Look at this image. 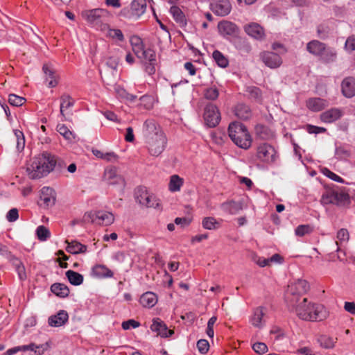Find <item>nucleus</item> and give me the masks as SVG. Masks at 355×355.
I'll return each mask as SVG.
<instances>
[{
    "mask_svg": "<svg viewBox=\"0 0 355 355\" xmlns=\"http://www.w3.org/2000/svg\"><path fill=\"white\" fill-rule=\"evenodd\" d=\"M105 180L110 184H119L122 181L121 177L117 173L116 167H108L104 172Z\"/></svg>",
    "mask_w": 355,
    "mask_h": 355,
    "instance_id": "obj_27",
    "label": "nucleus"
},
{
    "mask_svg": "<svg viewBox=\"0 0 355 355\" xmlns=\"http://www.w3.org/2000/svg\"><path fill=\"white\" fill-rule=\"evenodd\" d=\"M51 291L53 293L60 297H67L69 294L68 286L64 284L55 283L51 285Z\"/></svg>",
    "mask_w": 355,
    "mask_h": 355,
    "instance_id": "obj_33",
    "label": "nucleus"
},
{
    "mask_svg": "<svg viewBox=\"0 0 355 355\" xmlns=\"http://www.w3.org/2000/svg\"><path fill=\"white\" fill-rule=\"evenodd\" d=\"M139 302L143 306L151 308L157 304V297L154 293L146 292L141 296Z\"/></svg>",
    "mask_w": 355,
    "mask_h": 355,
    "instance_id": "obj_29",
    "label": "nucleus"
},
{
    "mask_svg": "<svg viewBox=\"0 0 355 355\" xmlns=\"http://www.w3.org/2000/svg\"><path fill=\"white\" fill-rule=\"evenodd\" d=\"M65 275L72 285L79 286L83 282V276L76 271L69 270Z\"/></svg>",
    "mask_w": 355,
    "mask_h": 355,
    "instance_id": "obj_36",
    "label": "nucleus"
},
{
    "mask_svg": "<svg viewBox=\"0 0 355 355\" xmlns=\"http://www.w3.org/2000/svg\"><path fill=\"white\" fill-rule=\"evenodd\" d=\"M309 287L308 282L304 279H297L289 284L286 292V298L288 306L296 304L302 300V295L307 292Z\"/></svg>",
    "mask_w": 355,
    "mask_h": 355,
    "instance_id": "obj_5",
    "label": "nucleus"
},
{
    "mask_svg": "<svg viewBox=\"0 0 355 355\" xmlns=\"http://www.w3.org/2000/svg\"><path fill=\"white\" fill-rule=\"evenodd\" d=\"M150 329L156 332L158 336L163 338L171 336L174 334V331L168 329L167 326L159 318L154 319L153 324L150 326Z\"/></svg>",
    "mask_w": 355,
    "mask_h": 355,
    "instance_id": "obj_19",
    "label": "nucleus"
},
{
    "mask_svg": "<svg viewBox=\"0 0 355 355\" xmlns=\"http://www.w3.org/2000/svg\"><path fill=\"white\" fill-rule=\"evenodd\" d=\"M197 347L200 353L202 354H206L209 348V342L205 339H201L198 341Z\"/></svg>",
    "mask_w": 355,
    "mask_h": 355,
    "instance_id": "obj_52",
    "label": "nucleus"
},
{
    "mask_svg": "<svg viewBox=\"0 0 355 355\" xmlns=\"http://www.w3.org/2000/svg\"><path fill=\"white\" fill-rule=\"evenodd\" d=\"M223 137L220 133H213L211 137L213 141L218 145H222L224 142Z\"/></svg>",
    "mask_w": 355,
    "mask_h": 355,
    "instance_id": "obj_61",
    "label": "nucleus"
},
{
    "mask_svg": "<svg viewBox=\"0 0 355 355\" xmlns=\"http://www.w3.org/2000/svg\"><path fill=\"white\" fill-rule=\"evenodd\" d=\"M260 58L265 65L270 69L278 68L282 64V60L280 55L271 51H263L261 53Z\"/></svg>",
    "mask_w": 355,
    "mask_h": 355,
    "instance_id": "obj_15",
    "label": "nucleus"
},
{
    "mask_svg": "<svg viewBox=\"0 0 355 355\" xmlns=\"http://www.w3.org/2000/svg\"><path fill=\"white\" fill-rule=\"evenodd\" d=\"M256 135L261 139L268 140L275 136L274 132L268 127L259 124L255 126Z\"/></svg>",
    "mask_w": 355,
    "mask_h": 355,
    "instance_id": "obj_28",
    "label": "nucleus"
},
{
    "mask_svg": "<svg viewBox=\"0 0 355 355\" xmlns=\"http://www.w3.org/2000/svg\"><path fill=\"white\" fill-rule=\"evenodd\" d=\"M170 13L173 16L174 20L179 24L181 27L187 25L185 15L179 7L172 6L170 8Z\"/></svg>",
    "mask_w": 355,
    "mask_h": 355,
    "instance_id": "obj_30",
    "label": "nucleus"
},
{
    "mask_svg": "<svg viewBox=\"0 0 355 355\" xmlns=\"http://www.w3.org/2000/svg\"><path fill=\"white\" fill-rule=\"evenodd\" d=\"M306 107L313 112H319L328 106L327 100L320 98H311L306 101Z\"/></svg>",
    "mask_w": 355,
    "mask_h": 355,
    "instance_id": "obj_24",
    "label": "nucleus"
},
{
    "mask_svg": "<svg viewBox=\"0 0 355 355\" xmlns=\"http://www.w3.org/2000/svg\"><path fill=\"white\" fill-rule=\"evenodd\" d=\"M125 139L128 142H132L135 139L133 129L131 127L126 128V134L125 135Z\"/></svg>",
    "mask_w": 355,
    "mask_h": 355,
    "instance_id": "obj_62",
    "label": "nucleus"
},
{
    "mask_svg": "<svg viewBox=\"0 0 355 355\" xmlns=\"http://www.w3.org/2000/svg\"><path fill=\"white\" fill-rule=\"evenodd\" d=\"M254 351L260 354H265L268 351V347L264 343H256L252 345Z\"/></svg>",
    "mask_w": 355,
    "mask_h": 355,
    "instance_id": "obj_54",
    "label": "nucleus"
},
{
    "mask_svg": "<svg viewBox=\"0 0 355 355\" xmlns=\"http://www.w3.org/2000/svg\"><path fill=\"white\" fill-rule=\"evenodd\" d=\"M297 353L304 355H315L314 352L308 347H304L297 349Z\"/></svg>",
    "mask_w": 355,
    "mask_h": 355,
    "instance_id": "obj_64",
    "label": "nucleus"
},
{
    "mask_svg": "<svg viewBox=\"0 0 355 355\" xmlns=\"http://www.w3.org/2000/svg\"><path fill=\"white\" fill-rule=\"evenodd\" d=\"M235 114L237 117L243 120H246L251 116V110L250 107L245 104H239L235 108Z\"/></svg>",
    "mask_w": 355,
    "mask_h": 355,
    "instance_id": "obj_35",
    "label": "nucleus"
},
{
    "mask_svg": "<svg viewBox=\"0 0 355 355\" xmlns=\"http://www.w3.org/2000/svg\"><path fill=\"white\" fill-rule=\"evenodd\" d=\"M107 36L112 40L119 42H123L124 40V35L122 31L118 28H109L107 32Z\"/></svg>",
    "mask_w": 355,
    "mask_h": 355,
    "instance_id": "obj_42",
    "label": "nucleus"
},
{
    "mask_svg": "<svg viewBox=\"0 0 355 355\" xmlns=\"http://www.w3.org/2000/svg\"><path fill=\"white\" fill-rule=\"evenodd\" d=\"M320 345L325 349H331L334 347L335 341L327 336H321L318 339Z\"/></svg>",
    "mask_w": 355,
    "mask_h": 355,
    "instance_id": "obj_43",
    "label": "nucleus"
},
{
    "mask_svg": "<svg viewBox=\"0 0 355 355\" xmlns=\"http://www.w3.org/2000/svg\"><path fill=\"white\" fill-rule=\"evenodd\" d=\"M343 115L342 111L338 108H331L324 112L320 116V120L326 123H331L338 120Z\"/></svg>",
    "mask_w": 355,
    "mask_h": 355,
    "instance_id": "obj_20",
    "label": "nucleus"
},
{
    "mask_svg": "<svg viewBox=\"0 0 355 355\" xmlns=\"http://www.w3.org/2000/svg\"><path fill=\"white\" fill-rule=\"evenodd\" d=\"M119 156L114 153V152H107L105 153V156L103 160L110 162H116L118 161Z\"/></svg>",
    "mask_w": 355,
    "mask_h": 355,
    "instance_id": "obj_59",
    "label": "nucleus"
},
{
    "mask_svg": "<svg viewBox=\"0 0 355 355\" xmlns=\"http://www.w3.org/2000/svg\"><path fill=\"white\" fill-rule=\"evenodd\" d=\"M83 220L85 222L107 226L114 223V216L112 213L108 211H90L85 214Z\"/></svg>",
    "mask_w": 355,
    "mask_h": 355,
    "instance_id": "obj_8",
    "label": "nucleus"
},
{
    "mask_svg": "<svg viewBox=\"0 0 355 355\" xmlns=\"http://www.w3.org/2000/svg\"><path fill=\"white\" fill-rule=\"evenodd\" d=\"M40 200L46 207L53 205L55 201L54 190L50 187H43L41 190Z\"/></svg>",
    "mask_w": 355,
    "mask_h": 355,
    "instance_id": "obj_23",
    "label": "nucleus"
},
{
    "mask_svg": "<svg viewBox=\"0 0 355 355\" xmlns=\"http://www.w3.org/2000/svg\"><path fill=\"white\" fill-rule=\"evenodd\" d=\"M341 92L346 98H352L355 96V78L348 76L345 78L341 83Z\"/></svg>",
    "mask_w": 355,
    "mask_h": 355,
    "instance_id": "obj_18",
    "label": "nucleus"
},
{
    "mask_svg": "<svg viewBox=\"0 0 355 355\" xmlns=\"http://www.w3.org/2000/svg\"><path fill=\"white\" fill-rule=\"evenodd\" d=\"M345 47L347 51H352L355 50V36H349L345 44Z\"/></svg>",
    "mask_w": 355,
    "mask_h": 355,
    "instance_id": "obj_58",
    "label": "nucleus"
},
{
    "mask_svg": "<svg viewBox=\"0 0 355 355\" xmlns=\"http://www.w3.org/2000/svg\"><path fill=\"white\" fill-rule=\"evenodd\" d=\"M60 114L66 120L67 113L65 112L69 108L73 106L74 101L69 95H62L60 97Z\"/></svg>",
    "mask_w": 355,
    "mask_h": 355,
    "instance_id": "obj_34",
    "label": "nucleus"
},
{
    "mask_svg": "<svg viewBox=\"0 0 355 355\" xmlns=\"http://www.w3.org/2000/svg\"><path fill=\"white\" fill-rule=\"evenodd\" d=\"M82 17L88 23L96 25L101 22V19L107 15V11L102 8L87 10L82 12Z\"/></svg>",
    "mask_w": 355,
    "mask_h": 355,
    "instance_id": "obj_13",
    "label": "nucleus"
},
{
    "mask_svg": "<svg viewBox=\"0 0 355 355\" xmlns=\"http://www.w3.org/2000/svg\"><path fill=\"white\" fill-rule=\"evenodd\" d=\"M203 116L206 124L211 128L216 126L220 121V114L218 107L211 103L206 105Z\"/></svg>",
    "mask_w": 355,
    "mask_h": 355,
    "instance_id": "obj_12",
    "label": "nucleus"
},
{
    "mask_svg": "<svg viewBox=\"0 0 355 355\" xmlns=\"http://www.w3.org/2000/svg\"><path fill=\"white\" fill-rule=\"evenodd\" d=\"M143 135L149 154L158 157L165 150L167 139L157 122L149 119L145 121L143 125Z\"/></svg>",
    "mask_w": 355,
    "mask_h": 355,
    "instance_id": "obj_1",
    "label": "nucleus"
},
{
    "mask_svg": "<svg viewBox=\"0 0 355 355\" xmlns=\"http://www.w3.org/2000/svg\"><path fill=\"white\" fill-rule=\"evenodd\" d=\"M267 308L265 306H258L253 310L252 314L250 318L251 324L258 329L263 328L266 324V315Z\"/></svg>",
    "mask_w": 355,
    "mask_h": 355,
    "instance_id": "obj_14",
    "label": "nucleus"
},
{
    "mask_svg": "<svg viewBox=\"0 0 355 355\" xmlns=\"http://www.w3.org/2000/svg\"><path fill=\"white\" fill-rule=\"evenodd\" d=\"M8 102L13 106L19 107L26 102V99L24 97L11 94L8 96Z\"/></svg>",
    "mask_w": 355,
    "mask_h": 355,
    "instance_id": "obj_49",
    "label": "nucleus"
},
{
    "mask_svg": "<svg viewBox=\"0 0 355 355\" xmlns=\"http://www.w3.org/2000/svg\"><path fill=\"white\" fill-rule=\"evenodd\" d=\"M122 328L124 330L129 329L130 327L137 328L140 326V323L135 320L130 319L126 321L123 322Z\"/></svg>",
    "mask_w": 355,
    "mask_h": 355,
    "instance_id": "obj_56",
    "label": "nucleus"
},
{
    "mask_svg": "<svg viewBox=\"0 0 355 355\" xmlns=\"http://www.w3.org/2000/svg\"><path fill=\"white\" fill-rule=\"evenodd\" d=\"M270 334L271 336V339H272L274 341H277L283 338L284 334L283 331L277 327H273L270 331Z\"/></svg>",
    "mask_w": 355,
    "mask_h": 355,
    "instance_id": "obj_51",
    "label": "nucleus"
},
{
    "mask_svg": "<svg viewBox=\"0 0 355 355\" xmlns=\"http://www.w3.org/2000/svg\"><path fill=\"white\" fill-rule=\"evenodd\" d=\"M254 261L260 267H265L269 266L268 259L256 256L254 258Z\"/></svg>",
    "mask_w": 355,
    "mask_h": 355,
    "instance_id": "obj_60",
    "label": "nucleus"
},
{
    "mask_svg": "<svg viewBox=\"0 0 355 355\" xmlns=\"http://www.w3.org/2000/svg\"><path fill=\"white\" fill-rule=\"evenodd\" d=\"M244 30L248 35L257 40H261L264 36L263 28L257 23H251L245 26Z\"/></svg>",
    "mask_w": 355,
    "mask_h": 355,
    "instance_id": "obj_22",
    "label": "nucleus"
},
{
    "mask_svg": "<svg viewBox=\"0 0 355 355\" xmlns=\"http://www.w3.org/2000/svg\"><path fill=\"white\" fill-rule=\"evenodd\" d=\"M66 243H67L66 250L71 254H76L80 253H85L87 251V246L80 243V242L76 241L69 242L68 241H66Z\"/></svg>",
    "mask_w": 355,
    "mask_h": 355,
    "instance_id": "obj_31",
    "label": "nucleus"
},
{
    "mask_svg": "<svg viewBox=\"0 0 355 355\" xmlns=\"http://www.w3.org/2000/svg\"><path fill=\"white\" fill-rule=\"evenodd\" d=\"M68 318L67 311L61 310L56 315L49 317L48 322L51 327H58L64 325L68 321Z\"/></svg>",
    "mask_w": 355,
    "mask_h": 355,
    "instance_id": "obj_21",
    "label": "nucleus"
},
{
    "mask_svg": "<svg viewBox=\"0 0 355 355\" xmlns=\"http://www.w3.org/2000/svg\"><path fill=\"white\" fill-rule=\"evenodd\" d=\"M211 11L218 16L227 15L232 9L229 0H217L210 4Z\"/></svg>",
    "mask_w": 355,
    "mask_h": 355,
    "instance_id": "obj_17",
    "label": "nucleus"
},
{
    "mask_svg": "<svg viewBox=\"0 0 355 355\" xmlns=\"http://www.w3.org/2000/svg\"><path fill=\"white\" fill-rule=\"evenodd\" d=\"M228 135L238 147L247 150L252 146V139L245 125L239 122L229 125Z\"/></svg>",
    "mask_w": 355,
    "mask_h": 355,
    "instance_id": "obj_4",
    "label": "nucleus"
},
{
    "mask_svg": "<svg viewBox=\"0 0 355 355\" xmlns=\"http://www.w3.org/2000/svg\"><path fill=\"white\" fill-rule=\"evenodd\" d=\"M55 164V157L48 153H44L31 160L26 167L28 176L32 180L42 178L52 171Z\"/></svg>",
    "mask_w": 355,
    "mask_h": 355,
    "instance_id": "obj_3",
    "label": "nucleus"
},
{
    "mask_svg": "<svg viewBox=\"0 0 355 355\" xmlns=\"http://www.w3.org/2000/svg\"><path fill=\"white\" fill-rule=\"evenodd\" d=\"M19 218L18 209L16 208H12L8 211L6 214V219L9 222H15Z\"/></svg>",
    "mask_w": 355,
    "mask_h": 355,
    "instance_id": "obj_55",
    "label": "nucleus"
},
{
    "mask_svg": "<svg viewBox=\"0 0 355 355\" xmlns=\"http://www.w3.org/2000/svg\"><path fill=\"white\" fill-rule=\"evenodd\" d=\"M139 59L142 60L145 71L148 74L153 75L155 73V65L157 60L156 53L153 49L150 48L145 49Z\"/></svg>",
    "mask_w": 355,
    "mask_h": 355,
    "instance_id": "obj_11",
    "label": "nucleus"
},
{
    "mask_svg": "<svg viewBox=\"0 0 355 355\" xmlns=\"http://www.w3.org/2000/svg\"><path fill=\"white\" fill-rule=\"evenodd\" d=\"M349 200V195L338 187L327 189L321 197L320 202L322 205L329 204L343 205Z\"/></svg>",
    "mask_w": 355,
    "mask_h": 355,
    "instance_id": "obj_6",
    "label": "nucleus"
},
{
    "mask_svg": "<svg viewBox=\"0 0 355 355\" xmlns=\"http://www.w3.org/2000/svg\"><path fill=\"white\" fill-rule=\"evenodd\" d=\"M203 228L209 230H217L220 227V223L214 217H205L202 220Z\"/></svg>",
    "mask_w": 355,
    "mask_h": 355,
    "instance_id": "obj_38",
    "label": "nucleus"
},
{
    "mask_svg": "<svg viewBox=\"0 0 355 355\" xmlns=\"http://www.w3.org/2000/svg\"><path fill=\"white\" fill-rule=\"evenodd\" d=\"M277 157L275 148L268 143H261L256 148V158L259 161L267 164L272 163Z\"/></svg>",
    "mask_w": 355,
    "mask_h": 355,
    "instance_id": "obj_9",
    "label": "nucleus"
},
{
    "mask_svg": "<svg viewBox=\"0 0 355 355\" xmlns=\"http://www.w3.org/2000/svg\"><path fill=\"white\" fill-rule=\"evenodd\" d=\"M57 130L68 141H71L74 138L73 132L64 124H58Z\"/></svg>",
    "mask_w": 355,
    "mask_h": 355,
    "instance_id": "obj_46",
    "label": "nucleus"
},
{
    "mask_svg": "<svg viewBox=\"0 0 355 355\" xmlns=\"http://www.w3.org/2000/svg\"><path fill=\"white\" fill-rule=\"evenodd\" d=\"M306 130L310 134H318L326 132L327 129L322 127L315 126L313 125H308Z\"/></svg>",
    "mask_w": 355,
    "mask_h": 355,
    "instance_id": "obj_57",
    "label": "nucleus"
},
{
    "mask_svg": "<svg viewBox=\"0 0 355 355\" xmlns=\"http://www.w3.org/2000/svg\"><path fill=\"white\" fill-rule=\"evenodd\" d=\"M146 0H133L130 5L120 11V16L126 19H137L146 10Z\"/></svg>",
    "mask_w": 355,
    "mask_h": 355,
    "instance_id": "obj_7",
    "label": "nucleus"
},
{
    "mask_svg": "<svg viewBox=\"0 0 355 355\" xmlns=\"http://www.w3.org/2000/svg\"><path fill=\"white\" fill-rule=\"evenodd\" d=\"M223 208L230 214H236L243 209L239 202L230 201L223 204Z\"/></svg>",
    "mask_w": 355,
    "mask_h": 355,
    "instance_id": "obj_37",
    "label": "nucleus"
},
{
    "mask_svg": "<svg viewBox=\"0 0 355 355\" xmlns=\"http://www.w3.org/2000/svg\"><path fill=\"white\" fill-rule=\"evenodd\" d=\"M136 200L146 207L157 208L159 206V200L151 193H149L145 187H138L135 191Z\"/></svg>",
    "mask_w": 355,
    "mask_h": 355,
    "instance_id": "obj_10",
    "label": "nucleus"
},
{
    "mask_svg": "<svg viewBox=\"0 0 355 355\" xmlns=\"http://www.w3.org/2000/svg\"><path fill=\"white\" fill-rule=\"evenodd\" d=\"M292 311L302 320L308 321H321L327 318L329 313L320 304H315L303 297L296 304L290 306Z\"/></svg>",
    "mask_w": 355,
    "mask_h": 355,
    "instance_id": "obj_2",
    "label": "nucleus"
},
{
    "mask_svg": "<svg viewBox=\"0 0 355 355\" xmlns=\"http://www.w3.org/2000/svg\"><path fill=\"white\" fill-rule=\"evenodd\" d=\"M218 89L215 86L206 88L204 90V96L207 100L214 101L218 97Z\"/></svg>",
    "mask_w": 355,
    "mask_h": 355,
    "instance_id": "obj_45",
    "label": "nucleus"
},
{
    "mask_svg": "<svg viewBox=\"0 0 355 355\" xmlns=\"http://www.w3.org/2000/svg\"><path fill=\"white\" fill-rule=\"evenodd\" d=\"M184 184V179L180 178L178 175H172L170 177L168 183V190L171 192L180 191Z\"/></svg>",
    "mask_w": 355,
    "mask_h": 355,
    "instance_id": "obj_32",
    "label": "nucleus"
},
{
    "mask_svg": "<svg viewBox=\"0 0 355 355\" xmlns=\"http://www.w3.org/2000/svg\"><path fill=\"white\" fill-rule=\"evenodd\" d=\"M313 230V229L310 225H300L296 227L295 233L297 236H303L311 233Z\"/></svg>",
    "mask_w": 355,
    "mask_h": 355,
    "instance_id": "obj_48",
    "label": "nucleus"
},
{
    "mask_svg": "<svg viewBox=\"0 0 355 355\" xmlns=\"http://www.w3.org/2000/svg\"><path fill=\"white\" fill-rule=\"evenodd\" d=\"M322 173L327 176V178H330L332 180H334L337 182H343V180L341 177L336 175L334 172L331 171L329 169L325 168L322 170Z\"/></svg>",
    "mask_w": 355,
    "mask_h": 355,
    "instance_id": "obj_53",
    "label": "nucleus"
},
{
    "mask_svg": "<svg viewBox=\"0 0 355 355\" xmlns=\"http://www.w3.org/2000/svg\"><path fill=\"white\" fill-rule=\"evenodd\" d=\"M218 32L223 37H233L238 34L239 28L233 22L223 20L218 24Z\"/></svg>",
    "mask_w": 355,
    "mask_h": 355,
    "instance_id": "obj_16",
    "label": "nucleus"
},
{
    "mask_svg": "<svg viewBox=\"0 0 355 355\" xmlns=\"http://www.w3.org/2000/svg\"><path fill=\"white\" fill-rule=\"evenodd\" d=\"M51 343L50 341H47L40 345L35 344L34 355H42L45 352L48 351L51 348Z\"/></svg>",
    "mask_w": 355,
    "mask_h": 355,
    "instance_id": "obj_50",
    "label": "nucleus"
},
{
    "mask_svg": "<svg viewBox=\"0 0 355 355\" xmlns=\"http://www.w3.org/2000/svg\"><path fill=\"white\" fill-rule=\"evenodd\" d=\"M336 239L337 241H336V243L338 246L337 251H340V246H343L344 243H346L349 241V235L347 230L344 228L340 229L337 232Z\"/></svg>",
    "mask_w": 355,
    "mask_h": 355,
    "instance_id": "obj_40",
    "label": "nucleus"
},
{
    "mask_svg": "<svg viewBox=\"0 0 355 355\" xmlns=\"http://www.w3.org/2000/svg\"><path fill=\"white\" fill-rule=\"evenodd\" d=\"M336 51L331 48H324V51L320 55V60L324 63L333 62L336 60Z\"/></svg>",
    "mask_w": 355,
    "mask_h": 355,
    "instance_id": "obj_39",
    "label": "nucleus"
},
{
    "mask_svg": "<svg viewBox=\"0 0 355 355\" xmlns=\"http://www.w3.org/2000/svg\"><path fill=\"white\" fill-rule=\"evenodd\" d=\"M325 47V44L315 40H311L306 44L307 51L315 56L319 57L322 55Z\"/></svg>",
    "mask_w": 355,
    "mask_h": 355,
    "instance_id": "obj_26",
    "label": "nucleus"
},
{
    "mask_svg": "<svg viewBox=\"0 0 355 355\" xmlns=\"http://www.w3.org/2000/svg\"><path fill=\"white\" fill-rule=\"evenodd\" d=\"M212 57L216 64L222 68H225L228 65L227 58L219 51L215 50L213 52Z\"/></svg>",
    "mask_w": 355,
    "mask_h": 355,
    "instance_id": "obj_41",
    "label": "nucleus"
},
{
    "mask_svg": "<svg viewBox=\"0 0 355 355\" xmlns=\"http://www.w3.org/2000/svg\"><path fill=\"white\" fill-rule=\"evenodd\" d=\"M246 92L250 98H254L258 101H261L262 94L259 88L255 86H249L247 87Z\"/></svg>",
    "mask_w": 355,
    "mask_h": 355,
    "instance_id": "obj_47",
    "label": "nucleus"
},
{
    "mask_svg": "<svg viewBox=\"0 0 355 355\" xmlns=\"http://www.w3.org/2000/svg\"><path fill=\"white\" fill-rule=\"evenodd\" d=\"M92 275L97 278H111L114 275V272L110 270L106 266L98 264L94 266L92 269Z\"/></svg>",
    "mask_w": 355,
    "mask_h": 355,
    "instance_id": "obj_25",
    "label": "nucleus"
},
{
    "mask_svg": "<svg viewBox=\"0 0 355 355\" xmlns=\"http://www.w3.org/2000/svg\"><path fill=\"white\" fill-rule=\"evenodd\" d=\"M36 234L40 241H45L50 238V231L44 225H40L36 230Z\"/></svg>",
    "mask_w": 355,
    "mask_h": 355,
    "instance_id": "obj_44",
    "label": "nucleus"
},
{
    "mask_svg": "<svg viewBox=\"0 0 355 355\" xmlns=\"http://www.w3.org/2000/svg\"><path fill=\"white\" fill-rule=\"evenodd\" d=\"M344 309L346 311L350 313L351 314H355V303L346 302L345 303Z\"/></svg>",
    "mask_w": 355,
    "mask_h": 355,
    "instance_id": "obj_63",
    "label": "nucleus"
}]
</instances>
